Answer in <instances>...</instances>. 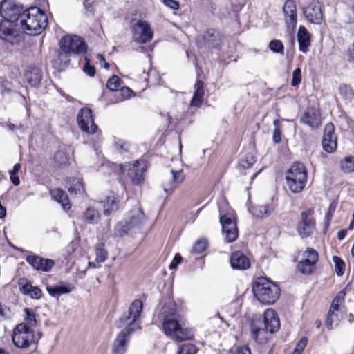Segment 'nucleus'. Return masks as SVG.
Segmentation results:
<instances>
[{"mask_svg":"<svg viewBox=\"0 0 354 354\" xmlns=\"http://www.w3.org/2000/svg\"><path fill=\"white\" fill-rule=\"evenodd\" d=\"M153 321L161 322L165 335L176 342L189 340L194 337L192 330L185 326L183 318L177 312L173 301L164 304Z\"/></svg>","mask_w":354,"mask_h":354,"instance_id":"1","label":"nucleus"},{"mask_svg":"<svg viewBox=\"0 0 354 354\" xmlns=\"http://www.w3.org/2000/svg\"><path fill=\"white\" fill-rule=\"evenodd\" d=\"M142 310V303L135 300L129 306L128 315H124L116 322L118 328L124 326L113 341L112 354H124L127 351L131 335L141 328L139 318Z\"/></svg>","mask_w":354,"mask_h":354,"instance_id":"2","label":"nucleus"},{"mask_svg":"<svg viewBox=\"0 0 354 354\" xmlns=\"http://www.w3.org/2000/svg\"><path fill=\"white\" fill-rule=\"evenodd\" d=\"M47 23L46 15L37 7H30L21 15V29L30 35L40 34L45 29Z\"/></svg>","mask_w":354,"mask_h":354,"instance_id":"3","label":"nucleus"},{"mask_svg":"<svg viewBox=\"0 0 354 354\" xmlns=\"http://www.w3.org/2000/svg\"><path fill=\"white\" fill-rule=\"evenodd\" d=\"M259 324H261V320H253L251 323V331L252 338L259 344H262L266 340L268 332L273 333L277 331L280 327L279 319L276 312L271 308H268L264 312V328H260Z\"/></svg>","mask_w":354,"mask_h":354,"instance_id":"4","label":"nucleus"},{"mask_svg":"<svg viewBox=\"0 0 354 354\" xmlns=\"http://www.w3.org/2000/svg\"><path fill=\"white\" fill-rule=\"evenodd\" d=\"M278 285L266 277H258L252 286V292L259 302L270 305L276 302L280 296Z\"/></svg>","mask_w":354,"mask_h":354,"instance_id":"5","label":"nucleus"},{"mask_svg":"<svg viewBox=\"0 0 354 354\" xmlns=\"http://www.w3.org/2000/svg\"><path fill=\"white\" fill-rule=\"evenodd\" d=\"M286 183L291 192H301L307 181V170L301 162H295L286 173Z\"/></svg>","mask_w":354,"mask_h":354,"instance_id":"6","label":"nucleus"},{"mask_svg":"<svg viewBox=\"0 0 354 354\" xmlns=\"http://www.w3.org/2000/svg\"><path fill=\"white\" fill-rule=\"evenodd\" d=\"M34 330L24 324H19L13 330L12 342L18 348H28L34 339Z\"/></svg>","mask_w":354,"mask_h":354,"instance_id":"7","label":"nucleus"},{"mask_svg":"<svg viewBox=\"0 0 354 354\" xmlns=\"http://www.w3.org/2000/svg\"><path fill=\"white\" fill-rule=\"evenodd\" d=\"M313 209H308L301 214L297 230L299 235L303 239L310 236L315 230V221L313 218Z\"/></svg>","mask_w":354,"mask_h":354,"instance_id":"8","label":"nucleus"},{"mask_svg":"<svg viewBox=\"0 0 354 354\" xmlns=\"http://www.w3.org/2000/svg\"><path fill=\"white\" fill-rule=\"evenodd\" d=\"M133 39L138 44H146L153 38V31L145 21L139 20L132 26Z\"/></svg>","mask_w":354,"mask_h":354,"instance_id":"9","label":"nucleus"},{"mask_svg":"<svg viewBox=\"0 0 354 354\" xmlns=\"http://www.w3.org/2000/svg\"><path fill=\"white\" fill-rule=\"evenodd\" d=\"M59 46L71 54H80L86 52V43L77 35L64 37L59 42Z\"/></svg>","mask_w":354,"mask_h":354,"instance_id":"10","label":"nucleus"},{"mask_svg":"<svg viewBox=\"0 0 354 354\" xmlns=\"http://www.w3.org/2000/svg\"><path fill=\"white\" fill-rule=\"evenodd\" d=\"M222 232L227 243L234 241L238 237L236 223L232 215L224 214L220 216Z\"/></svg>","mask_w":354,"mask_h":354,"instance_id":"11","label":"nucleus"},{"mask_svg":"<svg viewBox=\"0 0 354 354\" xmlns=\"http://www.w3.org/2000/svg\"><path fill=\"white\" fill-rule=\"evenodd\" d=\"M78 126L80 129L89 134L94 133L97 130V126L93 122L92 111L87 107L82 108L77 117Z\"/></svg>","mask_w":354,"mask_h":354,"instance_id":"12","label":"nucleus"},{"mask_svg":"<svg viewBox=\"0 0 354 354\" xmlns=\"http://www.w3.org/2000/svg\"><path fill=\"white\" fill-rule=\"evenodd\" d=\"M22 8L12 3L10 0H4L0 6V15L3 18L10 21L17 22L21 20Z\"/></svg>","mask_w":354,"mask_h":354,"instance_id":"13","label":"nucleus"},{"mask_svg":"<svg viewBox=\"0 0 354 354\" xmlns=\"http://www.w3.org/2000/svg\"><path fill=\"white\" fill-rule=\"evenodd\" d=\"M303 13L306 19L311 23L320 24L323 19L321 5L318 0H311L310 3L303 8Z\"/></svg>","mask_w":354,"mask_h":354,"instance_id":"14","label":"nucleus"},{"mask_svg":"<svg viewBox=\"0 0 354 354\" xmlns=\"http://www.w3.org/2000/svg\"><path fill=\"white\" fill-rule=\"evenodd\" d=\"M144 162L136 161L133 164L126 163L125 165H122L121 169L122 171H125L127 169V174L131 178L132 183L135 185H138L144 180Z\"/></svg>","mask_w":354,"mask_h":354,"instance_id":"15","label":"nucleus"},{"mask_svg":"<svg viewBox=\"0 0 354 354\" xmlns=\"http://www.w3.org/2000/svg\"><path fill=\"white\" fill-rule=\"evenodd\" d=\"M299 121L301 123L308 125L312 129H316L322 122L320 112L315 107H308L300 116Z\"/></svg>","mask_w":354,"mask_h":354,"instance_id":"16","label":"nucleus"},{"mask_svg":"<svg viewBox=\"0 0 354 354\" xmlns=\"http://www.w3.org/2000/svg\"><path fill=\"white\" fill-rule=\"evenodd\" d=\"M185 179L182 170H171L170 173L165 175L162 181V187L166 193H171Z\"/></svg>","mask_w":354,"mask_h":354,"instance_id":"17","label":"nucleus"},{"mask_svg":"<svg viewBox=\"0 0 354 354\" xmlns=\"http://www.w3.org/2000/svg\"><path fill=\"white\" fill-rule=\"evenodd\" d=\"M16 22L3 19L0 21V38L14 44L17 42V32L15 30Z\"/></svg>","mask_w":354,"mask_h":354,"instance_id":"18","label":"nucleus"},{"mask_svg":"<svg viewBox=\"0 0 354 354\" xmlns=\"http://www.w3.org/2000/svg\"><path fill=\"white\" fill-rule=\"evenodd\" d=\"M334 126L331 123H328L325 126L322 146L323 149L328 153H332L337 149V137L334 134Z\"/></svg>","mask_w":354,"mask_h":354,"instance_id":"19","label":"nucleus"},{"mask_svg":"<svg viewBox=\"0 0 354 354\" xmlns=\"http://www.w3.org/2000/svg\"><path fill=\"white\" fill-rule=\"evenodd\" d=\"M26 260L34 269L41 272H49L55 266L53 260L44 259L37 255H28Z\"/></svg>","mask_w":354,"mask_h":354,"instance_id":"20","label":"nucleus"},{"mask_svg":"<svg viewBox=\"0 0 354 354\" xmlns=\"http://www.w3.org/2000/svg\"><path fill=\"white\" fill-rule=\"evenodd\" d=\"M286 17V22L288 27L295 28L297 24V17L296 5L293 0H286L283 8Z\"/></svg>","mask_w":354,"mask_h":354,"instance_id":"21","label":"nucleus"},{"mask_svg":"<svg viewBox=\"0 0 354 354\" xmlns=\"http://www.w3.org/2000/svg\"><path fill=\"white\" fill-rule=\"evenodd\" d=\"M230 261L234 269L245 270L250 266L249 259L240 251L232 252Z\"/></svg>","mask_w":354,"mask_h":354,"instance_id":"22","label":"nucleus"},{"mask_svg":"<svg viewBox=\"0 0 354 354\" xmlns=\"http://www.w3.org/2000/svg\"><path fill=\"white\" fill-rule=\"evenodd\" d=\"M125 221L133 228L140 227L145 221V214L140 207H136L129 212Z\"/></svg>","mask_w":354,"mask_h":354,"instance_id":"23","label":"nucleus"},{"mask_svg":"<svg viewBox=\"0 0 354 354\" xmlns=\"http://www.w3.org/2000/svg\"><path fill=\"white\" fill-rule=\"evenodd\" d=\"M297 40L299 50L305 53H307L310 45V35L306 28L302 26L299 28Z\"/></svg>","mask_w":354,"mask_h":354,"instance_id":"24","label":"nucleus"},{"mask_svg":"<svg viewBox=\"0 0 354 354\" xmlns=\"http://www.w3.org/2000/svg\"><path fill=\"white\" fill-rule=\"evenodd\" d=\"M120 198L118 195H111L107 196L106 199L103 203L104 214L109 215L113 212H115L120 207Z\"/></svg>","mask_w":354,"mask_h":354,"instance_id":"25","label":"nucleus"},{"mask_svg":"<svg viewBox=\"0 0 354 354\" xmlns=\"http://www.w3.org/2000/svg\"><path fill=\"white\" fill-rule=\"evenodd\" d=\"M25 77L31 86L37 87L40 84L42 73L37 67H31L25 73Z\"/></svg>","mask_w":354,"mask_h":354,"instance_id":"26","label":"nucleus"},{"mask_svg":"<svg viewBox=\"0 0 354 354\" xmlns=\"http://www.w3.org/2000/svg\"><path fill=\"white\" fill-rule=\"evenodd\" d=\"M50 194L54 200L60 203L65 210L71 209V204L67 194L61 189L51 190Z\"/></svg>","mask_w":354,"mask_h":354,"instance_id":"27","label":"nucleus"},{"mask_svg":"<svg viewBox=\"0 0 354 354\" xmlns=\"http://www.w3.org/2000/svg\"><path fill=\"white\" fill-rule=\"evenodd\" d=\"M274 211V207L270 205H258L250 209V212L257 218L269 216Z\"/></svg>","mask_w":354,"mask_h":354,"instance_id":"28","label":"nucleus"},{"mask_svg":"<svg viewBox=\"0 0 354 354\" xmlns=\"http://www.w3.org/2000/svg\"><path fill=\"white\" fill-rule=\"evenodd\" d=\"M66 184L71 194H81L84 192V185L80 178H68L66 180Z\"/></svg>","mask_w":354,"mask_h":354,"instance_id":"29","label":"nucleus"},{"mask_svg":"<svg viewBox=\"0 0 354 354\" xmlns=\"http://www.w3.org/2000/svg\"><path fill=\"white\" fill-rule=\"evenodd\" d=\"M71 55L70 52L64 50L63 48L60 47L57 53V58L54 61V64L60 69L64 68L70 62Z\"/></svg>","mask_w":354,"mask_h":354,"instance_id":"30","label":"nucleus"},{"mask_svg":"<svg viewBox=\"0 0 354 354\" xmlns=\"http://www.w3.org/2000/svg\"><path fill=\"white\" fill-rule=\"evenodd\" d=\"M46 290L50 296L56 297L63 294L69 293L71 291V288L68 286H50L47 285Z\"/></svg>","mask_w":354,"mask_h":354,"instance_id":"31","label":"nucleus"},{"mask_svg":"<svg viewBox=\"0 0 354 354\" xmlns=\"http://www.w3.org/2000/svg\"><path fill=\"white\" fill-rule=\"evenodd\" d=\"M82 218L91 224L97 223L100 219V214L93 207H88L83 213Z\"/></svg>","mask_w":354,"mask_h":354,"instance_id":"32","label":"nucleus"},{"mask_svg":"<svg viewBox=\"0 0 354 354\" xmlns=\"http://www.w3.org/2000/svg\"><path fill=\"white\" fill-rule=\"evenodd\" d=\"M25 313L24 320L25 322L23 324L28 326V328L32 329L34 327L37 326V320L36 319V314L35 312L30 308H25L24 309Z\"/></svg>","mask_w":354,"mask_h":354,"instance_id":"33","label":"nucleus"},{"mask_svg":"<svg viewBox=\"0 0 354 354\" xmlns=\"http://www.w3.org/2000/svg\"><path fill=\"white\" fill-rule=\"evenodd\" d=\"M133 228L128 224V221H122L118 223L114 229V234L116 236L122 237L127 234Z\"/></svg>","mask_w":354,"mask_h":354,"instance_id":"34","label":"nucleus"},{"mask_svg":"<svg viewBox=\"0 0 354 354\" xmlns=\"http://www.w3.org/2000/svg\"><path fill=\"white\" fill-rule=\"evenodd\" d=\"M339 93L343 98L348 102L354 99V90L347 84H341L339 87Z\"/></svg>","mask_w":354,"mask_h":354,"instance_id":"35","label":"nucleus"},{"mask_svg":"<svg viewBox=\"0 0 354 354\" xmlns=\"http://www.w3.org/2000/svg\"><path fill=\"white\" fill-rule=\"evenodd\" d=\"M314 265L310 263L309 260H303L298 263L297 268L299 272L304 274H310L313 272Z\"/></svg>","mask_w":354,"mask_h":354,"instance_id":"36","label":"nucleus"},{"mask_svg":"<svg viewBox=\"0 0 354 354\" xmlns=\"http://www.w3.org/2000/svg\"><path fill=\"white\" fill-rule=\"evenodd\" d=\"M337 312L338 311L329 309L325 323L328 329H332L334 325L338 324L339 317Z\"/></svg>","mask_w":354,"mask_h":354,"instance_id":"37","label":"nucleus"},{"mask_svg":"<svg viewBox=\"0 0 354 354\" xmlns=\"http://www.w3.org/2000/svg\"><path fill=\"white\" fill-rule=\"evenodd\" d=\"M95 260L102 263L104 262L107 258V252L104 248V245L99 243L95 246Z\"/></svg>","mask_w":354,"mask_h":354,"instance_id":"38","label":"nucleus"},{"mask_svg":"<svg viewBox=\"0 0 354 354\" xmlns=\"http://www.w3.org/2000/svg\"><path fill=\"white\" fill-rule=\"evenodd\" d=\"M24 292L29 295L32 299H39L41 297V290L35 286L26 284L23 287Z\"/></svg>","mask_w":354,"mask_h":354,"instance_id":"39","label":"nucleus"},{"mask_svg":"<svg viewBox=\"0 0 354 354\" xmlns=\"http://www.w3.org/2000/svg\"><path fill=\"white\" fill-rule=\"evenodd\" d=\"M341 168L346 173L354 171V157H346L342 160Z\"/></svg>","mask_w":354,"mask_h":354,"instance_id":"40","label":"nucleus"},{"mask_svg":"<svg viewBox=\"0 0 354 354\" xmlns=\"http://www.w3.org/2000/svg\"><path fill=\"white\" fill-rule=\"evenodd\" d=\"M121 80L117 75H113L106 83L107 88L111 91H117L121 86Z\"/></svg>","mask_w":354,"mask_h":354,"instance_id":"41","label":"nucleus"},{"mask_svg":"<svg viewBox=\"0 0 354 354\" xmlns=\"http://www.w3.org/2000/svg\"><path fill=\"white\" fill-rule=\"evenodd\" d=\"M207 247V241L206 239H200L195 242L192 248V252L194 254H201L204 252Z\"/></svg>","mask_w":354,"mask_h":354,"instance_id":"42","label":"nucleus"},{"mask_svg":"<svg viewBox=\"0 0 354 354\" xmlns=\"http://www.w3.org/2000/svg\"><path fill=\"white\" fill-rule=\"evenodd\" d=\"M269 48L274 53L284 54V46L280 40H272L269 44Z\"/></svg>","mask_w":354,"mask_h":354,"instance_id":"43","label":"nucleus"},{"mask_svg":"<svg viewBox=\"0 0 354 354\" xmlns=\"http://www.w3.org/2000/svg\"><path fill=\"white\" fill-rule=\"evenodd\" d=\"M304 256L306 257L305 260H309L310 263L314 266L318 261V253L313 248H308L304 252Z\"/></svg>","mask_w":354,"mask_h":354,"instance_id":"44","label":"nucleus"},{"mask_svg":"<svg viewBox=\"0 0 354 354\" xmlns=\"http://www.w3.org/2000/svg\"><path fill=\"white\" fill-rule=\"evenodd\" d=\"M196 348L192 344H185L178 348L177 354H196Z\"/></svg>","mask_w":354,"mask_h":354,"instance_id":"45","label":"nucleus"},{"mask_svg":"<svg viewBox=\"0 0 354 354\" xmlns=\"http://www.w3.org/2000/svg\"><path fill=\"white\" fill-rule=\"evenodd\" d=\"M333 259L335 266L336 274L338 276L342 275L344 272L345 268L344 262L339 257L337 256H334Z\"/></svg>","mask_w":354,"mask_h":354,"instance_id":"46","label":"nucleus"},{"mask_svg":"<svg viewBox=\"0 0 354 354\" xmlns=\"http://www.w3.org/2000/svg\"><path fill=\"white\" fill-rule=\"evenodd\" d=\"M273 124H274V129L273 131L272 139H273V141L276 144H279L281 141V130H280V126H279L280 122H279V120L278 119L274 120V122H273Z\"/></svg>","mask_w":354,"mask_h":354,"instance_id":"47","label":"nucleus"},{"mask_svg":"<svg viewBox=\"0 0 354 354\" xmlns=\"http://www.w3.org/2000/svg\"><path fill=\"white\" fill-rule=\"evenodd\" d=\"M345 296V293L344 291H340L337 293L336 297L333 300V302L330 306L331 310H339V304L344 300Z\"/></svg>","mask_w":354,"mask_h":354,"instance_id":"48","label":"nucleus"},{"mask_svg":"<svg viewBox=\"0 0 354 354\" xmlns=\"http://www.w3.org/2000/svg\"><path fill=\"white\" fill-rule=\"evenodd\" d=\"M55 161L59 167L65 165L68 162V157L63 151H57L54 157Z\"/></svg>","mask_w":354,"mask_h":354,"instance_id":"49","label":"nucleus"},{"mask_svg":"<svg viewBox=\"0 0 354 354\" xmlns=\"http://www.w3.org/2000/svg\"><path fill=\"white\" fill-rule=\"evenodd\" d=\"M13 86L11 82L8 80H3L0 84V92L1 94H8L12 91Z\"/></svg>","mask_w":354,"mask_h":354,"instance_id":"50","label":"nucleus"},{"mask_svg":"<svg viewBox=\"0 0 354 354\" xmlns=\"http://www.w3.org/2000/svg\"><path fill=\"white\" fill-rule=\"evenodd\" d=\"M28 125L26 124L20 123L19 124H15L12 123H9L8 124V129L10 131H18L21 133H25L28 130Z\"/></svg>","mask_w":354,"mask_h":354,"instance_id":"51","label":"nucleus"},{"mask_svg":"<svg viewBox=\"0 0 354 354\" xmlns=\"http://www.w3.org/2000/svg\"><path fill=\"white\" fill-rule=\"evenodd\" d=\"M301 71L299 68H297L294 70L292 73V78L291 81V85L292 86H298L301 80Z\"/></svg>","mask_w":354,"mask_h":354,"instance_id":"52","label":"nucleus"},{"mask_svg":"<svg viewBox=\"0 0 354 354\" xmlns=\"http://www.w3.org/2000/svg\"><path fill=\"white\" fill-rule=\"evenodd\" d=\"M336 207H337V203L335 202H333L332 203H330V206L328 207V212L325 216V222L327 225H329V223L333 216V214H334Z\"/></svg>","mask_w":354,"mask_h":354,"instance_id":"53","label":"nucleus"},{"mask_svg":"<svg viewBox=\"0 0 354 354\" xmlns=\"http://www.w3.org/2000/svg\"><path fill=\"white\" fill-rule=\"evenodd\" d=\"M308 339L306 337H302L296 344L293 354H301L307 344Z\"/></svg>","mask_w":354,"mask_h":354,"instance_id":"54","label":"nucleus"},{"mask_svg":"<svg viewBox=\"0 0 354 354\" xmlns=\"http://www.w3.org/2000/svg\"><path fill=\"white\" fill-rule=\"evenodd\" d=\"M218 34L214 30H207L205 35L204 38L205 41L209 43L210 45L214 44L215 38L217 37Z\"/></svg>","mask_w":354,"mask_h":354,"instance_id":"55","label":"nucleus"},{"mask_svg":"<svg viewBox=\"0 0 354 354\" xmlns=\"http://www.w3.org/2000/svg\"><path fill=\"white\" fill-rule=\"evenodd\" d=\"M194 94L202 97H204V84L201 80H197L194 84Z\"/></svg>","mask_w":354,"mask_h":354,"instance_id":"56","label":"nucleus"},{"mask_svg":"<svg viewBox=\"0 0 354 354\" xmlns=\"http://www.w3.org/2000/svg\"><path fill=\"white\" fill-rule=\"evenodd\" d=\"M132 91L128 87L123 86L120 88L118 94L121 96L120 100L123 101L130 97Z\"/></svg>","mask_w":354,"mask_h":354,"instance_id":"57","label":"nucleus"},{"mask_svg":"<svg viewBox=\"0 0 354 354\" xmlns=\"http://www.w3.org/2000/svg\"><path fill=\"white\" fill-rule=\"evenodd\" d=\"M203 101V97L193 95L192 99L190 102V106L198 108L201 106Z\"/></svg>","mask_w":354,"mask_h":354,"instance_id":"58","label":"nucleus"},{"mask_svg":"<svg viewBox=\"0 0 354 354\" xmlns=\"http://www.w3.org/2000/svg\"><path fill=\"white\" fill-rule=\"evenodd\" d=\"M83 71L90 77H93L95 74V68L94 66L89 64L88 62H86L83 67Z\"/></svg>","mask_w":354,"mask_h":354,"instance_id":"59","label":"nucleus"},{"mask_svg":"<svg viewBox=\"0 0 354 354\" xmlns=\"http://www.w3.org/2000/svg\"><path fill=\"white\" fill-rule=\"evenodd\" d=\"M162 2L166 6L173 10H178L180 6L178 1L176 0H162Z\"/></svg>","mask_w":354,"mask_h":354,"instance_id":"60","label":"nucleus"},{"mask_svg":"<svg viewBox=\"0 0 354 354\" xmlns=\"http://www.w3.org/2000/svg\"><path fill=\"white\" fill-rule=\"evenodd\" d=\"M10 313V309L0 303V319H6Z\"/></svg>","mask_w":354,"mask_h":354,"instance_id":"61","label":"nucleus"},{"mask_svg":"<svg viewBox=\"0 0 354 354\" xmlns=\"http://www.w3.org/2000/svg\"><path fill=\"white\" fill-rule=\"evenodd\" d=\"M254 162H255L254 158L253 157H251L250 160H248V159L242 160L240 162V165L243 168H249L254 163Z\"/></svg>","mask_w":354,"mask_h":354,"instance_id":"62","label":"nucleus"},{"mask_svg":"<svg viewBox=\"0 0 354 354\" xmlns=\"http://www.w3.org/2000/svg\"><path fill=\"white\" fill-rule=\"evenodd\" d=\"M254 162H255L254 158L253 157H251L250 160H248V159L242 160L240 162V165L243 168H249L254 163Z\"/></svg>","mask_w":354,"mask_h":354,"instance_id":"63","label":"nucleus"},{"mask_svg":"<svg viewBox=\"0 0 354 354\" xmlns=\"http://www.w3.org/2000/svg\"><path fill=\"white\" fill-rule=\"evenodd\" d=\"M182 257L180 254H176L173 261L169 265L170 269H174L181 262Z\"/></svg>","mask_w":354,"mask_h":354,"instance_id":"64","label":"nucleus"}]
</instances>
